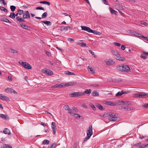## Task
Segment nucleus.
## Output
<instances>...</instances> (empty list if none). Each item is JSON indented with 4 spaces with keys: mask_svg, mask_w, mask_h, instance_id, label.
<instances>
[{
    "mask_svg": "<svg viewBox=\"0 0 148 148\" xmlns=\"http://www.w3.org/2000/svg\"><path fill=\"white\" fill-rule=\"evenodd\" d=\"M134 97L139 98H143L148 97V93L146 94L143 92H138L134 95Z\"/></svg>",
    "mask_w": 148,
    "mask_h": 148,
    "instance_id": "1",
    "label": "nucleus"
},
{
    "mask_svg": "<svg viewBox=\"0 0 148 148\" xmlns=\"http://www.w3.org/2000/svg\"><path fill=\"white\" fill-rule=\"evenodd\" d=\"M19 63L25 69H32V67L30 64L25 62H24L22 61H20Z\"/></svg>",
    "mask_w": 148,
    "mask_h": 148,
    "instance_id": "2",
    "label": "nucleus"
},
{
    "mask_svg": "<svg viewBox=\"0 0 148 148\" xmlns=\"http://www.w3.org/2000/svg\"><path fill=\"white\" fill-rule=\"evenodd\" d=\"M92 125L90 126L88 128L87 131V135L90 137L91 136L92 134Z\"/></svg>",
    "mask_w": 148,
    "mask_h": 148,
    "instance_id": "3",
    "label": "nucleus"
},
{
    "mask_svg": "<svg viewBox=\"0 0 148 148\" xmlns=\"http://www.w3.org/2000/svg\"><path fill=\"white\" fill-rule=\"evenodd\" d=\"M82 92H75L73 93H71V97H77L82 96Z\"/></svg>",
    "mask_w": 148,
    "mask_h": 148,
    "instance_id": "4",
    "label": "nucleus"
},
{
    "mask_svg": "<svg viewBox=\"0 0 148 148\" xmlns=\"http://www.w3.org/2000/svg\"><path fill=\"white\" fill-rule=\"evenodd\" d=\"M30 16L29 12L28 11L24 12L23 14V18L24 19L29 18Z\"/></svg>",
    "mask_w": 148,
    "mask_h": 148,
    "instance_id": "5",
    "label": "nucleus"
},
{
    "mask_svg": "<svg viewBox=\"0 0 148 148\" xmlns=\"http://www.w3.org/2000/svg\"><path fill=\"white\" fill-rule=\"evenodd\" d=\"M130 67L127 65H123V71L128 72L130 71Z\"/></svg>",
    "mask_w": 148,
    "mask_h": 148,
    "instance_id": "6",
    "label": "nucleus"
},
{
    "mask_svg": "<svg viewBox=\"0 0 148 148\" xmlns=\"http://www.w3.org/2000/svg\"><path fill=\"white\" fill-rule=\"evenodd\" d=\"M5 92H9L11 93H13L14 94H17L14 90L10 88H7L5 89Z\"/></svg>",
    "mask_w": 148,
    "mask_h": 148,
    "instance_id": "7",
    "label": "nucleus"
},
{
    "mask_svg": "<svg viewBox=\"0 0 148 148\" xmlns=\"http://www.w3.org/2000/svg\"><path fill=\"white\" fill-rule=\"evenodd\" d=\"M130 92L129 91H126L124 90H122L121 92H119L116 94V96H120L123 94H127Z\"/></svg>",
    "mask_w": 148,
    "mask_h": 148,
    "instance_id": "8",
    "label": "nucleus"
},
{
    "mask_svg": "<svg viewBox=\"0 0 148 148\" xmlns=\"http://www.w3.org/2000/svg\"><path fill=\"white\" fill-rule=\"evenodd\" d=\"M81 27L82 30L86 31L89 33L90 32L91 29L89 27L85 26H82Z\"/></svg>",
    "mask_w": 148,
    "mask_h": 148,
    "instance_id": "9",
    "label": "nucleus"
},
{
    "mask_svg": "<svg viewBox=\"0 0 148 148\" xmlns=\"http://www.w3.org/2000/svg\"><path fill=\"white\" fill-rule=\"evenodd\" d=\"M111 52L112 54L116 56V59L117 58L119 59V57L120 56V54L117 51L112 50L111 51Z\"/></svg>",
    "mask_w": 148,
    "mask_h": 148,
    "instance_id": "10",
    "label": "nucleus"
},
{
    "mask_svg": "<svg viewBox=\"0 0 148 148\" xmlns=\"http://www.w3.org/2000/svg\"><path fill=\"white\" fill-rule=\"evenodd\" d=\"M0 99L4 101L10 100L9 98L7 96H3L2 94H0Z\"/></svg>",
    "mask_w": 148,
    "mask_h": 148,
    "instance_id": "11",
    "label": "nucleus"
},
{
    "mask_svg": "<svg viewBox=\"0 0 148 148\" xmlns=\"http://www.w3.org/2000/svg\"><path fill=\"white\" fill-rule=\"evenodd\" d=\"M56 128L55 123L54 122H52L51 123V128L53 132V134H55L56 132Z\"/></svg>",
    "mask_w": 148,
    "mask_h": 148,
    "instance_id": "12",
    "label": "nucleus"
},
{
    "mask_svg": "<svg viewBox=\"0 0 148 148\" xmlns=\"http://www.w3.org/2000/svg\"><path fill=\"white\" fill-rule=\"evenodd\" d=\"M16 18L17 20L19 23H25V21L24 19L23 18H22L21 16L17 17Z\"/></svg>",
    "mask_w": 148,
    "mask_h": 148,
    "instance_id": "13",
    "label": "nucleus"
},
{
    "mask_svg": "<svg viewBox=\"0 0 148 148\" xmlns=\"http://www.w3.org/2000/svg\"><path fill=\"white\" fill-rule=\"evenodd\" d=\"M91 91L90 89H86L84 92H82V93H83L82 96L84 95L85 94H87L89 95L91 93Z\"/></svg>",
    "mask_w": 148,
    "mask_h": 148,
    "instance_id": "14",
    "label": "nucleus"
},
{
    "mask_svg": "<svg viewBox=\"0 0 148 148\" xmlns=\"http://www.w3.org/2000/svg\"><path fill=\"white\" fill-rule=\"evenodd\" d=\"M21 26L23 28L27 30L29 29V27L25 23H21Z\"/></svg>",
    "mask_w": 148,
    "mask_h": 148,
    "instance_id": "15",
    "label": "nucleus"
},
{
    "mask_svg": "<svg viewBox=\"0 0 148 148\" xmlns=\"http://www.w3.org/2000/svg\"><path fill=\"white\" fill-rule=\"evenodd\" d=\"M0 117L1 118L5 120H7L9 119L8 116L7 115L1 114L0 115Z\"/></svg>",
    "mask_w": 148,
    "mask_h": 148,
    "instance_id": "16",
    "label": "nucleus"
},
{
    "mask_svg": "<svg viewBox=\"0 0 148 148\" xmlns=\"http://www.w3.org/2000/svg\"><path fill=\"white\" fill-rule=\"evenodd\" d=\"M3 132L5 134H8L9 135L11 134L10 131L8 128H5L3 131Z\"/></svg>",
    "mask_w": 148,
    "mask_h": 148,
    "instance_id": "17",
    "label": "nucleus"
},
{
    "mask_svg": "<svg viewBox=\"0 0 148 148\" xmlns=\"http://www.w3.org/2000/svg\"><path fill=\"white\" fill-rule=\"evenodd\" d=\"M118 118L116 116L112 117H108V119L110 121H116L117 119Z\"/></svg>",
    "mask_w": 148,
    "mask_h": 148,
    "instance_id": "18",
    "label": "nucleus"
},
{
    "mask_svg": "<svg viewBox=\"0 0 148 148\" xmlns=\"http://www.w3.org/2000/svg\"><path fill=\"white\" fill-rule=\"evenodd\" d=\"M122 109H124L125 110L127 111H132L133 110V108L132 107L129 106L123 107V108Z\"/></svg>",
    "mask_w": 148,
    "mask_h": 148,
    "instance_id": "19",
    "label": "nucleus"
},
{
    "mask_svg": "<svg viewBox=\"0 0 148 148\" xmlns=\"http://www.w3.org/2000/svg\"><path fill=\"white\" fill-rule=\"evenodd\" d=\"M90 33H93L95 34L98 35H100L101 34V33L100 32H97L96 30H93L91 29Z\"/></svg>",
    "mask_w": 148,
    "mask_h": 148,
    "instance_id": "20",
    "label": "nucleus"
},
{
    "mask_svg": "<svg viewBox=\"0 0 148 148\" xmlns=\"http://www.w3.org/2000/svg\"><path fill=\"white\" fill-rule=\"evenodd\" d=\"M106 64L108 65H109L110 64H112L113 63H114V62L112 60H106L105 61Z\"/></svg>",
    "mask_w": 148,
    "mask_h": 148,
    "instance_id": "21",
    "label": "nucleus"
},
{
    "mask_svg": "<svg viewBox=\"0 0 148 148\" xmlns=\"http://www.w3.org/2000/svg\"><path fill=\"white\" fill-rule=\"evenodd\" d=\"M1 20L3 21L6 23H11V22L9 20L5 17L1 18Z\"/></svg>",
    "mask_w": 148,
    "mask_h": 148,
    "instance_id": "22",
    "label": "nucleus"
},
{
    "mask_svg": "<svg viewBox=\"0 0 148 148\" xmlns=\"http://www.w3.org/2000/svg\"><path fill=\"white\" fill-rule=\"evenodd\" d=\"M132 34L135 36L140 37H141L142 36L141 34L137 33L136 32H133Z\"/></svg>",
    "mask_w": 148,
    "mask_h": 148,
    "instance_id": "23",
    "label": "nucleus"
},
{
    "mask_svg": "<svg viewBox=\"0 0 148 148\" xmlns=\"http://www.w3.org/2000/svg\"><path fill=\"white\" fill-rule=\"evenodd\" d=\"M108 116H109L108 117H112L116 116V114L114 113L109 112L108 114Z\"/></svg>",
    "mask_w": 148,
    "mask_h": 148,
    "instance_id": "24",
    "label": "nucleus"
},
{
    "mask_svg": "<svg viewBox=\"0 0 148 148\" xmlns=\"http://www.w3.org/2000/svg\"><path fill=\"white\" fill-rule=\"evenodd\" d=\"M46 75H53V72L51 71L48 69Z\"/></svg>",
    "mask_w": 148,
    "mask_h": 148,
    "instance_id": "25",
    "label": "nucleus"
},
{
    "mask_svg": "<svg viewBox=\"0 0 148 148\" xmlns=\"http://www.w3.org/2000/svg\"><path fill=\"white\" fill-rule=\"evenodd\" d=\"M97 107L99 110H104L103 107L99 104H97Z\"/></svg>",
    "mask_w": 148,
    "mask_h": 148,
    "instance_id": "26",
    "label": "nucleus"
},
{
    "mask_svg": "<svg viewBox=\"0 0 148 148\" xmlns=\"http://www.w3.org/2000/svg\"><path fill=\"white\" fill-rule=\"evenodd\" d=\"M41 22L42 23L44 24H46L47 25H51V23L50 21H41Z\"/></svg>",
    "mask_w": 148,
    "mask_h": 148,
    "instance_id": "27",
    "label": "nucleus"
},
{
    "mask_svg": "<svg viewBox=\"0 0 148 148\" xmlns=\"http://www.w3.org/2000/svg\"><path fill=\"white\" fill-rule=\"evenodd\" d=\"M9 51L12 53H18V51L12 49H9Z\"/></svg>",
    "mask_w": 148,
    "mask_h": 148,
    "instance_id": "28",
    "label": "nucleus"
},
{
    "mask_svg": "<svg viewBox=\"0 0 148 148\" xmlns=\"http://www.w3.org/2000/svg\"><path fill=\"white\" fill-rule=\"evenodd\" d=\"M92 95L94 96H98L99 95V93L95 90L93 91L92 93Z\"/></svg>",
    "mask_w": 148,
    "mask_h": 148,
    "instance_id": "29",
    "label": "nucleus"
},
{
    "mask_svg": "<svg viewBox=\"0 0 148 148\" xmlns=\"http://www.w3.org/2000/svg\"><path fill=\"white\" fill-rule=\"evenodd\" d=\"M109 9L110 10V12L112 14H117L118 13V12L117 11L113 10L111 8H109Z\"/></svg>",
    "mask_w": 148,
    "mask_h": 148,
    "instance_id": "30",
    "label": "nucleus"
},
{
    "mask_svg": "<svg viewBox=\"0 0 148 148\" xmlns=\"http://www.w3.org/2000/svg\"><path fill=\"white\" fill-rule=\"evenodd\" d=\"M9 17L12 18H14L15 17V14L14 13L11 12Z\"/></svg>",
    "mask_w": 148,
    "mask_h": 148,
    "instance_id": "31",
    "label": "nucleus"
},
{
    "mask_svg": "<svg viewBox=\"0 0 148 148\" xmlns=\"http://www.w3.org/2000/svg\"><path fill=\"white\" fill-rule=\"evenodd\" d=\"M40 3H42L45 4L47 5H50V3L47 1H41L39 2Z\"/></svg>",
    "mask_w": 148,
    "mask_h": 148,
    "instance_id": "32",
    "label": "nucleus"
},
{
    "mask_svg": "<svg viewBox=\"0 0 148 148\" xmlns=\"http://www.w3.org/2000/svg\"><path fill=\"white\" fill-rule=\"evenodd\" d=\"M65 73L67 75H75L74 73L72 72H71L68 71H65Z\"/></svg>",
    "mask_w": 148,
    "mask_h": 148,
    "instance_id": "33",
    "label": "nucleus"
},
{
    "mask_svg": "<svg viewBox=\"0 0 148 148\" xmlns=\"http://www.w3.org/2000/svg\"><path fill=\"white\" fill-rule=\"evenodd\" d=\"M49 140H44L43 142H42V144L43 145H48L49 144Z\"/></svg>",
    "mask_w": 148,
    "mask_h": 148,
    "instance_id": "34",
    "label": "nucleus"
},
{
    "mask_svg": "<svg viewBox=\"0 0 148 148\" xmlns=\"http://www.w3.org/2000/svg\"><path fill=\"white\" fill-rule=\"evenodd\" d=\"M51 88H61V86L60 85V84H57L54 85L52 86L51 87Z\"/></svg>",
    "mask_w": 148,
    "mask_h": 148,
    "instance_id": "35",
    "label": "nucleus"
},
{
    "mask_svg": "<svg viewBox=\"0 0 148 148\" xmlns=\"http://www.w3.org/2000/svg\"><path fill=\"white\" fill-rule=\"evenodd\" d=\"M73 116H74L75 118H78L79 117V119H80V118H82V119H83V118L82 116L79 115L77 114H74H74Z\"/></svg>",
    "mask_w": 148,
    "mask_h": 148,
    "instance_id": "36",
    "label": "nucleus"
},
{
    "mask_svg": "<svg viewBox=\"0 0 148 148\" xmlns=\"http://www.w3.org/2000/svg\"><path fill=\"white\" fill-rule=\"evenodd\" d=\"M88 70H89V69L90 71L92 73L94 74L95 73V71H94V70L92 68H91L90 67V66H88Z\"/></svg>",
    "mask_w": 148,
    "mask_h": 148,
    "instance_id": "37",
    "label": "nucleus"
},
{
    "mask_svg": "<svg viewBox=\"0 0 148 148\" xmlns=\"http://www.w3.org/2000/svg\"><path fill=\"white\" fill-rule=\"evenodd\" d=\"M68 112L71 115H73L74 114V113L72 111V110L71 109H70L69 108L67 110Z\"/></svg>",
    "mask_w": 148,
    "mask_h": 148,
    "instance_id": "38",
    "label": "nucleus"
},
{
    "mask_svg": "<svg viewBox=\"0 0 148 148\" xmlns=\"http://www.w3.org/2000/svg\"><path fill=\"white\" fill-rule=\"evenodd\" d=\"M72 109L73 110V113H74V112H77L78 111V109L75 107H73L72 108Z\"/></svg>",
    "mask_w": 148,
    "mask_h": 148,
    "instance_id": "39",
    "label": "nucleus"
},
{
    "mask_svg": "<svg viewBox=\"0 0 148 148\" xmlns=\"http://www.w3.org/2000/svg\"><path fill=\"white\" fill-rule=\"evenodd\" d=\"M79 44L82 47H88L87 46H86V44L85 43L83 42L80 43Z\"/></svg>",
    "mask_w": 148,
    "mask_h": 148,
    "instance_id": "40",
    "label": "nucleus"
},
{
    "mask_svg": "<svg viewBox=\"0 0 148 148\" xmlns=\"http://www.w3.org/2000/svg\"><path fill=\"white\" fill-rule=\"evenodd\" d=\"M10 8L12 12H14L15 10L16 7L14 6L11 5L10 6Z\"/></svg>",
    "mask_w": 148,
    "mask_h": 148,
    "instance_id": "41",
    "label": "nucleus"
},
{
    "mask_svg": "<svg viewBox=\"0 0 148 148\" xmlns=\"http://www.w3.org/2000/svg\"><path fill=\"white\" fill-rule=\"evenodd\" d=\"M47 16V12L44 13L42 15V18H45Z\"/></svg>",
    "mask_w": 148,
    "mask_h": 148,
    "instance_id": "42",
    "label": "nucleus"
},
{
    "mask_svg": "<svg viewBox=\"0 0 148 148\" xmlns=\"http://www.w3.org/2000/svg\"><path fill=\"white\" fill-rule=\"evenodd\" d=\"M0 9L1 10L5 12H7V10L5 9L4 7L1 6L0 7Z\"/></svg>",
    "mask_w": 148,
    "mask_h": 148,
    "instance_id": "43",
    "label": "nucleus"
},
{
    "mask_svg": "<svg viewBox=\"0 0 148 148\" xmlns=\"http://www.w3.org/2000/svg\"><path fill=\"white\" fill-rule=\"evenodd\" d=\"M23 10H19L18 11V14H19V15H21L23 14Z\"/></svg>",
    "mask_w": 148,
    "mask_h": 148,
    "instance_id": "44",
    "label": "nucleus"
},
{
    "mask_svg": "<svg viewBox=\"0 0 148 148\" xmlns=\"http://www.w3.org/2000/svg\"><path fill=\"white\" fill-rule=\"evenodd\" d=\"M69 108V106L68 105H65L63 107V108L66 110H67Z\"/></svg>",
    "mask_w": 148,
    "mask_h": 148,
    "instance_id": "45",
    "label": "nucleus"
},
{
    "mask_svg": "<svg viewBox=\"0 0 148 148\" xmlns=\"http://www.w3.org/2000/svg\"><path fill=\"white\" fill-rule=\"evenodd\" d=\"M117 69L119 71H123V66H119L117 67Z\"/></svg>",
    "mask_w": 148,
    "mask_h": 148,
    "instance_id": "46",
    "label": "nucleus"
},
{
    "mask_svg": "<svg viewBox=\"0 0 148 148\" xmlns=\"http://www.w3.org/2000/svg\"><path fill=\"white\" fill-rule=\"evenodd\" d=\"M148 146V143L145 145H143L139 146V148H143L147 147Z\"/></svg>",
    "mask_w": 148,
    "mask_h": 148,
    "instance_id": "47",
    "label": "nucleus"
},
{
    "mask_svg": "<svg viewBox=\"0 0 148 148\" xmlns=\"http://www.w3.org/2000/svg\"><path fill=\"white\" fill-rule=\"evenodd\" d=\"M117 60H119L123 61L125 60V59L123 57H119V59L117 58Z\"/></svg>",
    "mask_w": 148,
    "mask_h": 148,
    "instance_id": "48",
    "label": "nucleus"
},
{
    "mask_svg": "<svg viewBox=\"0 0 148 148\" xmlns=\"http://www.w3.org/2000/svg\"><path fill=\"white\" fill-rule=\"evenodd\" d=\"M48 70V69H42V72L43 73H45V74H46L47 73V72Z\"/></svg>",
    "mask_w": 148,
    "mask_h": 148,
    "instance_id": "49",
    "label": "nucleus"
},
{
    "mask_svg": "<svg viewBox=\"0 0 148 148\" xmlns=\"http://www.w3.org/2000/svg\"><path fill=\"white\" fill-rule=\"evenodd\" d=\"M70 82V85H71V86L75 85L77 84V82Z\"/></svg>",
    "mask_w": 148,
    "mask_h": 148,
    "instance_id": "50",
    "label": "nucleus"
},
{
    "mask_svg": "<svg viewBox=\"0 0 148 148\" xmlns=\"http://www.w3.org/2000/svg\"><path fill=\"white\" fill-rule=\"evenodd\" d=\"M65 30L66 31H67L68 29H71L72 28L70 26H66L64 27Z\"/></svg>",
    "mask_w": 148,
    "mask_h": 148,
    "instance_id": "51",
    "label": "nucleus"
},
{
    "mask_svg": "<svg viewBox=\"0 0 148 148\" xmlns=\"http://www.w3.org/2000/svg\"><path fill=\"white\" fill-rule=\"evenodd\" d=\"M36 10H45V9L43 8L40 6L37 7L36 8Z\"/></svg>",
    "mask_w": 148,
    "mask_h": 148,
    "instance_id": "52",
    "label": "nucleus"
},
{
    "mask_svg": "<svg viewBox=\"0 0 148 148\" xmlns=\"http://www.w3.org/2000/svg\"><path fill=\"white\" fill-rule=\"evenodd\" d=\"M90 105L92 108L93 110H95L96 109V108L93 104H90Z\"/></svg>",
    "mask_w": 148,
    "mask_h": 148,
    "instance_id": "53",
    "label": "nucleus"
},
{
    "mask_svg": "<svg viewBox=\"0 0 148 148\" xmlns=\"http://www.w3.org/2000/svg\"><path fill=\"white\" fill-rule=\"evenodd\" d=\"M2 148H12V147L10 146L7 145L4 146Z\"/></svg>",
    "mask_w": 148,
    "mask_h": 148,
    "instance_id": "54",
    "label": "nucleus"
},
{
    "mask_svg": "<svg viewBox=\"0 0 148 148\" xmlns=\"http://www.w3.org/2000/svg\"><path fill=\"white\" fill-rule=\"evenodd\" d=\"M114 45L116 46H117L118 47H120L121 46V44L117 42H114Z\"/></svg>",
    "mask_w": 148,
    "mask_h": 148,
    "instance_id": "55",
    "label": "nucleus"
},
{
    "mask_svg": "<svg viewBox=\"0 0 148 148\" xmlns=\"http://www.w3.org/2000/svg\"><path fill=\"white\" fill-rule=\"evenodd\" d=\"M60 85L61 86V88L66 86V84L64 83H62L61 84H60Z\"/></svg>",
    "mask_w": 148,
    "mask_h": 148,
    "instance_id": "56",
    "label": "nucleus"
},
{
    "mask_svg": "<svg viewBox=\"0 0 148 148\" xmlns=\"http://www.w3.org/2000/svg\"><path fill=\"white\" fill-rule=\"evenodd\" d=\"M90 138V137L87 135L86 137L84 139V141H86L88 139H89Z\"/></svg>",
    "mask_w": 148,
    "mask_h": 148,
    "instance_id": "57",
    "label": "nucleus"
},
{
    "mask_svg": "<svg viewBox=\"0 0 148 148\" xmlns=\"http://www.w3.org/2000/svg\"><path fill=\"white\" fill-rule=\"evenodd\" d=\"M143 107H144L146 108H148V103H145L143 105H142Z\"/></svg>",
    "mask_w": 148,
    "mask_h": 148,
    "instance_id": "58",
    "label": "nucleus"
},
{
    "mask_svg": "<svg viewBox=\"0 0 148 148\" xmlns=\"http://www.w3.org/2000/svg\"><path fill=\"white\" fill-rule=\"evenodd\" d=\"M103 3L105 5H108V3L106 0H101Z\"/></svg>",
    "mask_w": 148,
    "mask_h": 148,
    "instance_id": "59",
    "label": "nucleus"
},
{
    "mask_svg": "<svg viewBox=\"0 0 148 148\" xmlns=\"http://www.w3.org/2000/svg\"><path fill=\"white\" fill-rule=\"evenodd\" d=\"M56 145V143H53L50 147H49L48 148H53V147L54 146H55Z\"/></svg>",
    "mask_w": 148,
    "mask_h": 148,
    "instance_id": "60",
    "label": "nucleus"
},
{
    "mask_svg": "<svg viewBox=\"0 0 148 148\" xmlns=\"http://www.w3.org/2000/svg\"><path fill=\"white\" fill-rule=\"evenodd\" d=\"M141 24L143 25H147V24L146 22H143V21H141Z\"/></svg>",
    "mask_w": 148,
    "mask_h": 148,
    "instance_id": "61",
    "label": "nucleus"
},
{
    "mask_svg": "<svg viewBox=\"0 0 148 148\" xmlns=\"http://www.w3.org/2000/svg\"><path fill=\"white\" fill-rule=\"evenodd\" d=\"M68 41H74L75 40H74L73 38H68Z\"/></svg>",
    "mask_w": 148,
    "mask_h": 148,
    "instance_id": "62",
    "label": "nucleus"
},
{
    "mask_svg": "<svg viewBox=\"0 0 148 148\" xmlns=\"http://www.w3.org/2000/svg\"><path fill=\"white\" fill-rule=\"evenodd\" d=\"M121 49L123 50H124L125 49V46L124 45H122L121 46Z\"/></svg>",
    "mask_w": 148,
    "mask_h": 148,
    "instance_id": "63",
    "label": "nucleus"
},
{
    "mask_svg": "<svg viewBox=\"0 0 148 148\" xmlns=\"http://www.w3.org/2000/svg\"><path fill=\"white\" fill-rule=\"evenodd\" d=\"M77 145V142H75L74 143V145L73 148H76Z\"/></svg>",
    "mask_w": 148,
    "mask_h": 148,
    "instance_id": "64",
    "label": "nucleus"
}]
</instances>
